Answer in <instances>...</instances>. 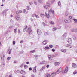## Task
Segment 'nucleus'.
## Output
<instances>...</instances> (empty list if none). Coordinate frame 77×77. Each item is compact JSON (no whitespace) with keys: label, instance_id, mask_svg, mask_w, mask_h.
<instances>
[{"label":"nucleus","instance_id":"f257e3e1","mask_svg":"<svg viewBox=\"0 0 77 77\" xmlns=\"http://www.w3.org/2000/svg\"><path fill=\"white\" fill-rule=\"evenodd\" d=\"M26 30L27 32H28L29 35H32L33 33L32 30L31 29V27H30L28 28Z\"/></svg>","mask_w":77,"mask_h":77},{"label":"nucleus","instance_id":"f03ea898","mask_svg":"<svg viewBox=\"0 0 77 77\" xmlns=\"http://www.w3.org/2000/svg\"><path fill=\"white\" fill-rule=\"evenodd\" d=\"M48 13H49V14H50V13H52V14H54V11H53V10L52 9H51L50 10H49V9H48Z\"/></svg>","mask_w":77,"mask_h":77},{"label":"nucleus","instance_id":"7ed1b4c3","mask_svg":"<svg viewBox=\"0 0 77 77\" xmlns=\"http://www.w3.org/2000/svg\"><path fill=\"white\" fill-rule=\"evenodd\" d=\"M68 71V67H66L64 71V72H62V73L63 74V73H66Z\"/></svg>","mask_w":77,"mask_h":77},{"label":"nucleus","instance_id":"20e7f679","mask_svg":"<svg viewBox=\"0 0 77 77\" xmlns=\"http://www.w3.org/2000/svg\"><path fill=\"white\" fill-rule=\"evenodd\" d=\"M62 71V68H60L57 71V74H59V73H60Z\"/></svg>","mask_w":77,"mask_h":77},{"label":"nucleus","instance_id":"39448f33","mask_svg":"<svg viewBox=\"0 0 77 77\" xmlns=\"http://www.w3.org/2000/svg\"><path fill=\"white\" fill-rule=\"evenodd\" d=\"M46 68V66H44L40 69V71H44V70Z\"/></svg>","mask_w":77,"mask_h":77},{"label":"nucleus","instance_id":"423d86ee","mask_svg":"<svg viewBox=\"0 0 77 77\" xmlns=\"http://www.w3.org/2000/svg\"><path fill=\"white\" fill-rule=\"evenodd\" d=\"M67 33H65L63 35L62 37V38L63 39H65V38L66 37V36H67Z\"/></svg>","mask_w":77,"mask_h":77},{"label":"nucleus","instance_id":"0eeeda50","mask_svg":"<svg viewBox=\"0 0 77 77\" xmlns=\"http://www.w3.org/2000/svg\"><path fill=\"white\" fill-rule=\"evenodd\" d=\"M47 44V41L46 40H44L42 43V45H46Z\"/></svg>","mask_w":77,"mask_h":77},{"label":"nucleus","instance_id":"6e6552de","mask_svg":"<svg viewBox=\"0 0 77 77\" xmlns=\"http://www.w3.org/2000/svg\"><path fill=\"white\" fill-rule=\"evenodd\" d=\"M45 16L47 18H50V14H47V13L45 12Z\"/></svg>","mask_w":77,"mask_h":77},{"label":"nucleus","instance_id":"1a4fd4ad","mask_svg":"<svg viewBox=\"0 0 77 77\" xmlns=\"http://www.w3.org/2000/svg\"><path fill=\"white\" fill-rule=\"evenodd\" d=\"M72 66L73 68H76L77 67V65L75 63H73L72 64Z\"/></svg>","mask_w":77,"mask_h":77},{"label":"nucleus","instance_id":"9d476101","mask_svg":"<svg viewBox=\"0 0 77 77\" xmlns=\"http://www.w3.org/2000/svg\"><path fill=\"white\" fill-rule=\"evenodd\" d=\"M48 57L49 60H52V59H53V57L51 56L48 55Z\"/></svg>","mask_w":77,"mask_h":77},{"label":"nucleus","instance_id":"9b49d317","mask_svg":"<svg viewBox=\"0 0 77 77\" xmlns=\"http://www.w3.org/2000/svg\"><path fill=\"white\" fill-rule=\"evenodd\" d=\"M37 33L38 35H41V33H42V32H41V30L39 29H38L37 31Z\"/></svg>","mask_w":77,"mask_h":77},{"label":"nucleus","instance_id":"f8f14e48","mask_svg":"<svg viewBox=\"0 0 77 77\" xmlns=\"http://www.w3.org/2000/svg\"><path fill=\"white\" fill-rule=\"evenodd\" d=\"M33 72H34L35 73L36 72V66H35L33 68Z\"/></svg>","mask_w":77,"mask_h":77},{"label":"nucleus","instance_id":"ddd939ff","mask_svg":"<svg viewBox=\"0 0 77 77\" xmlns=\"http://www.w3.org/2000/svg\"><path fill=\"white\" fill-rule=\"evenodd\" d=\"M56 73L55 72L52 73L51 74V77H54V76H56Z\"/></svg>","mask_w":77,"mask_h":77},{"label":"nucleus","instance_id":"4468645a","mask_svg":"<svg viewBox=\"0 0 77 77\" xmlns=\"http://www.w3.org/2000/svg\"><path fill=\"white\" fill-rule=\"evenodd\" d=\"M27 26H24L23 32H26L27 30Z\"/></svg>","mask_w":77,"mask_h":77},{"label":"nucleus","instance_id":"2eb2a0df","mask_svg":"<svg viewBox=\"0 0 77 77\" xmlns=\"http://www.w3.org/2000/svg\"><path fill=\"white\" fill-rule=\"evenodd\" d=\"M68 42L69 44H71L72 43V40L71 39H68L67 41Z\"/></svg>","mask_w":77,"mask_h":77},{"label":"nucleus","instance_id":"dca6fc26","mask_svg":"<svg viewBox=\"0 0 77 77\" xmlns=\"http://www.w3.org/2000/svg\"><path fill=\"white\" fill-rule=\"evenodd\" d=\"M22 12V11L21 10H17V11L16 12L17 14H18L19 13H21Z\"/></svg>","mask_w":77,"mask_h":77},{"label":"nucleus","instance_id":"f3484780","mask_svg":"<svg viewBox=\"0 0 77 77\" xmlns=\"http://www.w3.org/2000/svg\"><path fill=\"white\" fill-rule=\"evenodd\" d=\"M50 76H51V75L48 74H46L45 75V77H50Z\"/></svg>","mask_w":77,"mask_h":77},{"label":"nucleus","instance_id":"a211bd4d","mask_svg":"<svg viewBox=\"0 0 77 77\" xmlns=\"http://www.w3.org/2000/svg\"><path fill=\"white\" fill-rule=\"evenodd\" d=\"M21 73L22 74H26V72L25 71H23V70H21Z\"/></svg>","mask_w":77,"mask_h":77},{"label":"nucleus","instance_id":"6ab92c4d","mask_svg":"<svg viewBox=\"0 0 77 77\" xmlns=\"http://www.w3.org/2000/svg\"><path fill=\"white\" fill-rule=\"evenodd\" d=\"M26 8L27 10H30V9H31V8L29 6H26Z\"/></svg>","mask_w":77,"mask_h":77},{"label":"nucleus","instance_id":"aec40b11","mask_svg":"<svg viewBox=\"0 0 77 77\" xmlns=\"http://www.w3.org/2000/svg\"><path fill=\"white\" fill-rule=\"evenodd\" d=\"M43 6H44L45 9H46V11H48V8H47V5H44Z\"/></svg>","mask_w":77,"mask_h":77},{"label":"nucleus","instance_id":"412c9836","mask_svg":"<svg viewBox=\"0 0 77 77\" xmlns=\"http://www.w3.org/2000/svg\"><path fill=\"white\" fill-rule=\"evenodd\" d=\"M44 50H48L50 49V47L48 46H47L45 47L44 48Z\"/></svg>","mask_w":77,"mask_h":77},{"label":"nucleus","instance_id":"4be33fe9","mask_svg":"<svg viewBox=\"0 0 77 77\" xmlns=\"http://www.w3.org/2000/svg\"><path fill=\"white\" fill-rule=\"evenodd\" d=\"M60 51L63 53H65L66 52V50L65 49H61L60 50Z\"/></svg>","mask_w":77,"mask_h":77},{"label":"nucleus","instance_id":"5701e85b","mask_svg":"<svg viewBox=\"0 0 77 77\" xmlns=\"http://www.w3.org/2000/svg\"><path fill=\"white\" fill-rule=\"evenodd\" d=\"M60 63H59V62H55L54 63V65L55 66L59 65Z\"/></svg>","mask_w":77,"mask_h":77},{"label":"nucleus","instance_id":"b1692460","mask_svg":"<svg viewBox=\"0 0 77 77\" xmlns=\"http://www.w3.org/2000/svg\"><path fill=\"white\" fill-rule=\"evenodd\" d=\"M16 18L17 21H18L20 20V17L17 16L16 17Z\"/></svg>","mask_w":77,"mask_h":77},{"label":"nucleus","instance_id":"393cba45","mask_svg":"<svg viewBox=\"0 0 77 77\" xmlns=\"http://www.w3.org/2000/svg\"><path fill=\"white\" fill-rule=\"evenodd\" d=\"M75 31H76V32H77V29H72V32H75Z\"/></svg>","mask_w":77,"mask_h":77},{"label":"nucleus","instance_id":"a878e982","mask_svg":"<svg viewBox=\"0 0 77 77\" xmlns=\"http://www.w3.org/2000/svg\"><path fill=\"white\" fill-rule=\"evenodd\" d=\"M73 20L74 21L75 23H77V20L75 19H74Z\"/></svg>","mask_w":77,"mask_h":77},{"label":"nucleus","instance_id":"bb28decb","mask_svg":"<svg viewBox=\"0 0 77 77\" xmlns=\"http://www.w3.org/2000/svg\"><path fill=\"white\" fill-rule=\"evenodd\" d=\"M34 56H35V59H38V57H39L38 55H35Z\"/></svg>","mask_w":77,"mask_h":77},{"label":"nucleus","instance_id":"cd10ccee","mask_svg":"<svg viewBox=\"0 0 77 77\" xmlns=\"http://www.w3.org/2000/svg\"><path fill=\"white\" fill-rule=\"evenodd\" d=\"M73 39H77V36H75V35L73 36Z\"/></svg>","mask_w":77,"mask_h":77},{"label":"nucleus","instance_id":"c85d7f7f","mask_svg":"<svg viewBox=\"0 0 77 77\" xmlns=\"http://www.w3.org/2000/svg\"><path fill=\"white\" fill-rule=\"evenodd\" d=\"M17 28H15V29H14V32L15 33H17Z\"/></svg>","mask_w":77,"mask_h":77},{"label":"nucleus","instance_id":"c756f323","mask_svg":"<svg viewBox=\"0 0 77 77\" xmlns=\"http://www.w3.org/2000/svg\"><path fill=\"white\" fill-rule=\"evenodd\" d=\"M45 63V61H42L40 62V64L41 65H42V64H44Z\"/></svg>","mask_w":77,"mask_h":77},{"label":"nucleus","instance_id":"7c9ffc66","mask_svg":"<svg viewBox=\"0 0 77 77\" xmlns=\"http://www.w3.org/2000/svg\"><path fill=\"white\" fill-rule=\"evenodd\" d=\"M38 1L40 3H42V0H38Z\"/></svg>","mask_w":77,"mask_h":77},{"label":"nucleus","instance_id":"2f4dec72","mask_svg":"<svg viewBox=\"0 0 77 77\" xmlns=\"http://www.w3.org/2000/svg\"><path fill=\"white\" fill-rule=\"evenodd\" d=\"M64 21L65 23H68V20L65 19Z\"/></svg>","mask_w":77,"mask_h":77},{"label":"nucleus","instance_id":"473e14b6","mask_svg":"<svg viewBox=\"0 0 77 77\" xmlns=\"http://www.w3.org/2000/svg\"><path fill=\"white\" fill-rule=\"evenodd\" d=\"M40 16L41 17H44V14H41L40 15Z\"/></svg>","mask_w":77,"mask_h":77},{"label":"nucleus","instance_id":"72a5a7b5","mask_svg":"<svg viewBox=\"0 0 77 77\" xmlns=\"http://www.w3.org/2000/svg\"><path fill=\"white\" fill-rule=\"evenodd\" d=\"M46 6H50V3H47L46 4Z\"/></svg>","mask_w":77,"mask_h":77},{"label":"nucleus","instance_id":"f704fd0d","mask_svg":"<svg viewBox=\"0 0 77 77\" xmlns=\"http://www.w3.org/2000/svg\"><path fill=\"white\" fill-rule=\"evenodd\" d=\"M35 52H36V51H35V50L31 51H30V53H35Z\"/></svg>","mask_w":77,"mask_h":77},{"label":"nucleus","instance_id":"c9c22d12","mask_svg":"<svg viewBox=\"0 0 77 77\" xmlns=\"http://www.w3.org/2000/svg\"><path fill=\"white\" fill-rule=\"evenodd\" d=\"M50 23L51 24H54V22L52 21H51L50 22Z\"/></svg>","mask_w":77,"mask_h":77},{"label":"nucleus","instance_id":"e433bc0d","mask_svg":"<svg viewBox=\"0 0 77 77\" xmlns=\"http://www.w3.org/2000/svg\"><path fill=\"white\" fill-rule=\"evenodd\" d=\"M36 14H32V17H36Z\"/></svg>","mask_w":77,"mask_h":77},{"label":"nucleus","instance_id":"4c0bfd02","mask_svg":"<svg viewBox=\"0 0 77 77\" xmlns=\"http://www.w3.org/2000/svg\"><path fill=\"white\" fill-rule=\"evenodd\" d=\"M24 67L25 68V69H26V68H27V67H28V66H27L25 65L24 66Z\"/></svg>","mask_w":77,"mask_h":77},{"label":"nucleus","instance_id":"58836bf2","mask_svg":"<svg viewBox=\"0 0 77 77\" xmlns=\"http://www.w3.org/2000/svg\"><path fill=\"white\" fill-rule=\"evenodd\" d=\"M57 30V28H54L53 29V31H55V30Z\"/></svg>","mask_w":77,"mask_h":77},{"label":"nucleus","instance_id":"ea45409f","mask_svg":"<svg viewBox=\"0 0 77 77\" xmlns=\"http://www.w3.org/2000/svg\"><path fill=\"white\" fill-rule=\"evenodd\" d=\"M74 74H77V70L75 71L74 72H73Z\"/></svg>","mask_w":77,"mask_h":77},{"label":"nucleus","instance_id":"a19ab883","mask_svg":"<svg viewBox=\"0 0 77 77\" xmlns=\"http://www.w3.org/2000/svg\"><path fill=\"white\" fill-rule=\"evenodd\" d=\"M48 35V32H45V36H46V35Z\"/></svg>","mask_w":77,"mask_h":77},{"label":"nucleus","instance_id":"79ce46f5","mask_svg":"<svg viewBox=\"0 0 77 77\" xmlns=\"http://www.w3.org/2000/svg\"><path fill=\"white\" fill-rule=\"evenodd\" d=\"M6 12L5 11H4L3 12V14L4 15V14H6Z\"/></svg>","mask_w":77,"mask_h":77},{"label":"nucleus","instance_id":"37998d69","mask_svg":"<svg viewBox=\"0 0 77 77\" xmlns=\"http://www.w3.org/2000/svg\"><path fill=\"white\" fill-rule=\"evenodd\" d=\"M35 17L36 18H39V16L38 15H36Z\"/></svg>","mask_w":77,"mask_h":77},{"label":"nucleus","instance_id":"c03bdc74","mask_svg":"<svg viewBox=\"0 0 77 77\" xmlns=\"http://www.w3.org/2000/svg\"><path fill=\"white\" fill-rule=\"evenodd\" d=\"M58 5H59V6H60V5H61V3H60V1L58 2Z\"/></svg>","mask_w":77,"mask_h":77},{"label":"nucleus","instance_id":"a18cd8bd","mask_svg":"<svg viewBox=\"0 0 77 77\" xmlns=\"http://www.w3.org/2000/svg\"><path fill=\"white\" fill-rule=\"evenodd\" d=\"M29 4L30 5H33V2H29Z\"/></svg>","mask_w":77,"mask_h":77},{"label":"nucleus","instance_id":"49530a36","mask_svg":"<svg viewBox=\"0 0 77 77\" xmlns=\"http://www.w3.org/2000/svg\"><path fill=\"white\" fill-rule=\"evenodd\" d=\"M68 12H66V13L65 15H66V16H68Z\"/></svg>","mask_w":77,"mask_h":77},{"label":"nucleus","instance_id":"de8ad7c7","mask_svg":"<svg viewBox=\"0 0 77 77\" xmlns=\"http://www.w3.org/2000/svg\"><path fill=\"white\" fill-rule=\"evenodd\" d=\"M49 47L51 48H53V45H49Z\"/></svg>","mask_w":77,"mask_h":77},{"label":"nucleus","instance_id":"09e8293b","mask_svg":"<svg viewBox=\"0 0 77 77\" xmlns=\"http://www.w3.org/2000/svg\"><path fill=\"white\" fill-rule=\"evenodd\" d=\"M69 18H70V19H73V17H72L71 16H69Z\"/></svg>","mask_w":77,"mask_h":77},{"label":"nucleus","instance_id":"8fccbe9b","mask_svg":"<svg viewBox=\"0 0 77 77\" xmlns=\"http://www.w3.org/2000/svg\"><path fill=\"white\" fill-rule=\"evenodd\" d=\"M7 59H8V60H10L11 57H8L7 58Z\"/></svg>","mask_w":77,"mask_h":77},{"label":"nucleus","instance_id":"3c124183","mask_svg":"<svg viewBox=\"0 0 77 77\" xmlns=\"http://www.w3.org/2000/svg\"><path fill=\"white\" fill-rule=\"evenodd\" d=\"M66 47H69V44H66Z\"/></svg>","mask_w":77,"mask_h":77},{"label":"nucleus","instance_id":"603ef678","mask_svg":"<svg viewBox=\"0 0 77 77\" xmlns=\"http://www.w3.org/2000/svg\"><path fill=\"white\" fill-rule=\"evenodd\" d=\"M52 51H53V52H54V51H55V49H52Z\"/></svg>","mask_w":77,"mask_h":77},{"label":"nucleus","instance_id":"864d4df0","mask_svg":"<svg viewBox=\"0 0 77 77\" xmlns=\"http://www.w3.org/2000/svg\"><path fill=\"white\" fill-rule=\"evenodd\" d=\"M21 33V31L20 29H19L18 31V33Z\"/></svg>","mask_w":77,"mask_h":77},{"label":"nucleus","instance_id":"5fc2aeb1","mask_svg":"<svg viewBox=\"0 0 77 77\" xmlns=\"http://www.w3.org/2000/svg\"><path fill=\"white\" fill-rule=\"evenodd\" d=\"M46 67H47V68H49L50 67V65H47L46 66Z\"/></svg>","mask_w":77,"mask_h":77},{"label":"nucleus","instance_id":"6e6d98bb","mask_svg":"<svg viewBox=\"0 0 77 77\" xmlns=\"http://www.w3.org/2000/svg\"><path fill=\"white\" fill-rule=\"evenodd\" d=\"M42 24L44 26H45V23H44V22H43L42 23Z\"/></svg>","mask_w":77,"mask_h":77},{"label":"nucleus","instance_id":"4d7b16f0","mask_svg":"<svg viewBox=\"0 0 77 77\" xmlns=\"http://www.w3.org/2000/svg\"><path fill=\"white\" fill-rule=\"evenodd\" d=\"M23 42H24V41H21L20 42V43L21 44H22V43H23Z\"/></svg>","mask_w":77,"mask_h":77},{"label":"nucleus","instance_id":"13d9d810","mask_svg":"<svg viewBox=\"0 0 77 77\" xmlns=\"http://www.w3.org/2000/svg\"><path fill=\"white\" fill-rule=\"evenodd\" d=\"M29 71H32V68H30L29 69Z\"/></svg>","mask_w":77,"mask_h":77},{"label":"nucleus","instance_id":"bf43d9fd","mask_svg":"<svg viewBox=\"0 0 77 77\" xmlns=\"http://www.w3.org/2000/svg\"><path fill=\"white\" fill-rule=\"evenodd\" d=\"M34 3L35 5H37V2H34Z\"/></svg>","mask_w":77,"mask_h":77},{"label":"nucleus","instance_id":"052dcab7","mask_svg":"<svg viewBox=\"0 0 77 77\" xmlns=\"http://www.w3.org/2000/svg\"><path fill=\"white\" fill-rule=\"evenodd\" d=\"M13 44L14 45H15V41H14L13 42Z\"/></svg>","mask_w":77,"mask_h":77},{"label":"nucleus","instance_id":"680f3d73","mask_svg":"<svg viewBox=\"0 0 77 77\" xmlns=\"http://www.w3.org/2000/svg\"><path fill=\"white\" fill-rule=\"evenodd\" d=\"M31 77H35V75L33 74H32V75H31Z\"/></svg>","mask_w":77,"mask_h":77},{"label":"nucleus","instance_id":"e2e57ef3","mask_svg":"<svg viewBox=\"0 0 77 77\" xmlns=\"http://www.w3.org/2000/svg\"><path fill=\"white\" fill-rule=\"evenodd\" d=\"M5 0H2V2L3 3V2H5Z\"/></svg>","mask_w":77,"mask_h":77},{"label":"nucleus","instance_id":"0e129e2a","mask_svg":"<svg viewBox=\"0 0 77 77\" xmlns=\"http://www.w3.org/2000/svg\"><path fill=\"white\" fill-rule=\"evenodd\" d=\"M20 72V71H17L16 72V74H17V73Z\"/></svg>","mask_w":77,"mask_h":77},{"label":"nucleus","instance_id":"69168bd1","mask_svg":"<svg viewBox=\"0 0 77 77\" xmlns=\"http://www.w3.org/2000/svg\"><path fill=\"white\" fill-rule=\"evenodd\" d=\"M9 28H10V29H12V26H10L9 27Z\"/></svg>","mask_w":77,"mask_h":77},{"label":"nucleus","instance_id":"338daca9","mask_svg":"<svg viewBox=\"0 0 77 77\" xmlns=\"http://www.w3.org/2000/svg\"><path fill=\"white\" fill-rule=\"evenodd\" d=\"M31 21H33V19L32 18H31Z\"/></svg>","mask_w":77,"mask_h":77},{"label":"nucleus","instance_id":"774afa93","mask_svg":"<svg viewBox=\"0 0 77 77\" xmlns=\"http://www.w3.org/2000/svg\"><path fill=\"white\" fill-rule=\"evenodd\" d=\"M0 46H2V44H1V42H0Z\"/></svg>","mask_w":77,"mask_h":77}]
</instances>
